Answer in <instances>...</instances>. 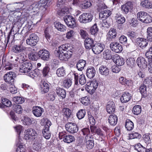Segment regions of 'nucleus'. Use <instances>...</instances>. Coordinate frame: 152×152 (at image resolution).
Listing matches in <instances>:
<instances>
[{"label":"nucleus","instance_id":"f257e3e1","mask_svg":"<svg viewBox=\"0 0 152 152\" xmlns=\"http://www.w3.org/2000/svg\"><path fill=\"white\" fill-rule=\"evenodd\" d=\"M57 51L59 59L61 60L66 61L71 57L73 50L70 44L67 43L59 46L58 50Z\"/></svg>","mask_w":152,"mask_h":152},{"label":"nucleus","instance_id":"f03ea898","mask_svg":"<svg viewBox=\"0 0 152 152\" xmlns=\"http://www.w3.org/2000/svg\"><path fill=\"white\" fill-rule=\"evenodd\" d=\"M137 16V19L143 23H149L152 22V18L145 12L141 11L138 12Z\"/></svg>","mask_w":152,"mask_h":152},{"label":"nucleus","instance_id":"7ed1b4c3","mask_svg":"<svg viewBox=\"0 0 152 152\" xmlns=\"http://www.w3.org/2000/svg\"><path fill=\"white\" fill-rule=\"evenodd\" d=\"M31 49H32L31 47H26L25 43L22 41L20 44L14 45L12 48L13 51L16 53L25 52L27 50Z\"/></svg>","mask_w":152,"mask_h":152},{"label":"nucleus","instance_id":"20e7f679","mask_svg":"<svg viewBox=\"0 0 152 152\" xmlns=\"http://www.w3.org/2000/svg\"><path fill=\"white\" fill-rule=\"evenodd\" d=\"M37 134V132L35 129L28 128L24 131V138L26 140H33L35 139Z\"/></svg>","mask_w":152,"mask_h":152},{"label":"nucleus","instance_id":"39448f33","mask_svg":"<svg viewBox=\"0 0 152 152\" xmlns=\"http://www.w3.org/2000/svg\"><path fill=\"white\" fill-rule=\"evenodd\" d=\"M39 38L37 34L34 33L31 34L26 40V44L33 47L35 46L38 41Z\"/></svg>","mask_w":152,"mask_h":152},{"label":"nucleus","instance_id":"423d86ee","mask_svg":"<svg viewBox=\"0 0 152 152\" xmlns=\"http://www.w3.org/2000/svg\"><path fill=\"white\" fill-rule=\"evenodd\" d=\"M65 127L66 131L71 134L76 133L78 130V127L75 123L68 122L66 124Z\"/></svg>","mask_w":152,"mask_h":152},{"label":"nucleus","instance_id":"0eeeda50","mask_svg":"<svg viewBox=\"0 0 152 152\" xmlns=\"http://www.w3.org/2000/svg\"><path fill=\"white\" fill-rule=\"evenodd\" d=\"M63 19L66 25L69 27L73 28L75 26V19L72 16L70 15H66L64 17Z\"/></svg>","mask_w":152,"mask_h":152},{"label":"nucleus","instance_id":"6e6552de","mask_svg":"<svg viewBox=\"0 0 152 152\" xmlns=\"http://www.w3.org/2000/svg\"><path fill=\"white\" fill-rule=\"evenodd\" d=\"M32 66L31 64L27 61L23 62L20 66L19 71L23 73L29 72L32 69Z\"/></svg>","mask_w":152,"mask_h":152},{"label":"nucleus","instance_id":"1a4fd4ad","mask_svg":"<svg viewBox=\"0 0 152 152\" xmlns=\"http://www.w3.org/2000/svg\"><path fill=\"white\" fill-rule=\"evenodd\" d=\"M92 15L90 13H83L79 17L80 21L83 23L89 22L92 20Z\"/></svg>","mask_w":152,"mask_h":152},{"label":"nucleus","instance_id":"9d476101","mask_svg":"<svg viewBox=\"0 0 152 152\" xmlns=\"http://www.w3.org/2000/svg\"><path fill=\"white\" fill-rule=\"evenodd\" d=\"M75 84L77 86L78 84V79L79 83L82 85H84L86 83V80L84 75H81L79 76L77 73L74 74Z\"/></svg>","mask_w":152,"mask_h":152},{"label":"nucleus","instance_id":"9b49d317","mask_svg":"<svg viewBox=\"0 0 152 152\" xmlns=\"http://www.w3.org/2000/svg\"><path fill=\"white\" fill-rule=\"evenodd\" d=\"M110 47L112 51L116 53H120L123 49L121 45L116 42H111L110 44Z\"/></svg>","mask_w":152,"mask_h":152},{"label":"nucleus","instance_id":"f8f14e48","mask_svg":"<svg viewBox=\"0 0 152 152\" xmlns=\"http://www.w3.org/2000/svg\"><path fill=\"white\" fill-rule=\"evenodd\" d=\"M15 75L16 74L14 72H10L4 75V80L6 82L12 84L14 82Z\"/></svg>","mask_w":152,"mask_h":152},{"label":"nucleus","instance_id":"ddd939ff","mask_svg":"<svg viewBox=\"0 0 152 152\" xmlns=\"http://www.w3.org/2000/svg\"><path fill=\"white\" fill-rule=\"evenodd\" d=\"M105 48L104 44L101 43H98L94 44L92 50L95 54H98L102 52Z\"/></svg>","mask_w":152,"mask_h":152},{"label":"nucleus","instance_id":"4468645a","mask_svg":"<svg viewBox=\"0 0 152 152\" xmlns=\"http://www.w3.org/2000/svg\"><path fill=\"white\" fill-rule=\"evenodd\" d=\"M49 52L45 49H42L39 51V56L44 61H48L50 57Z\"/></svg>","mask_w":152,"mask_h":152},{"label":"nucleus","instance_id":"2eb2a0df","mask_svg":"<svg viewBox=\"0 0 152 152\" xmlns=\"http://www.w3.org/2000/svg\"><path fill=\"white\" fill-rule=\"evenodd\" d=\"M42 137H36L34 140L33 144V149L38 151H40L42 145Z\"/></svg>","mask_w":152,"mask_h":152},{"label":"nucleus","instance_id":"dca6fc26","mask_svg":"<svg viewBox=\"0 0 152 152\" xmlns=\"http://www.w3.org/2000/svg\"><path fill=\"white\" fill-rule=\"evenodd\" d=\"M93 39L90 38H86L85 40L84 45L85 48L87 50H90L93 48L94 44Z\"/></svg>","mask_w":152,"mask_h":152},{"label":"nucleus","instance_id":"f3484780","mask_svg":"<svg viewBox=\"0 0 152 152\" xmlns=\"http://www.w3.org/2000/svg\"><path fill=\"white\" fill-rule=\"evenodd\" d=\"M31 48L32 49H28L30 50H31L28 54L29 59L32 61H37L39 58V52L38 53H37L36 52L37 50H36L34 47H31Z\"/></svg>","mask_w":152,"mask_h":152},{"label":"nucleus","instance_id":"a211bd4d","mask_svg":"<svg viewBox=\"0 0 152 152\" xmlns=\"http://www.w3.org/2000/svg\"><path fill=\"white\" fill-rule=\"evenodd\" d=\"M148 41L143 38H138L136 39V43L141 48L144 49L147 46Z\"/></svg>","mask_w":152,"mask_h":152},{"label":"nucleus","instance_id":"6ab92c4d","mask_svg":"<svg viewBox=\"0 0 152 152\" xmlns=\"http://www.w3.org/2000/svg\"><path fill=\"white\" fill-rule=\"evenodd\" d=\"M136 63L138 66L141 68L145 69L147 67V62L145 59L143 57H140L138 58L136 60Z\"/></svg>","mask_w":152,"mask_h":152},{"label":"nucleus","instance_id":"aec40b11","mask_svg":"<svg viewBox=\"0 0 152 152\" xmlns=\"http://www.w3.org/2000/svg\"><path fill=\"white\" fill-rule=\"evenodd\" d=\"M44 112V109L39 106L34 107L33 108V113L36 117H40Z\"/></svg>","mask_w":152,"mask_h":152},{"label":"nucleus","instance_id":"412c9836","mask_svg":"<svg viewBox=\"0 0 152 152\" xmlns=\"http://www.w3.org/2000/svg\"><path fill=\"white\" fill-rule=\"evenodd\" d=\"M132 3L131 1H128L125 4L122 5L121 10L124 13L127 14L129 10L132 9Z\"/></svg>","mask_w":152,"mask_h":152},{"label":"nucleus","instance_id":"4be33fe9","mask_svg":"<svg viewBox=\"0 0 152 152\" xmlns=\"http://www.w3.org/2000/svg\"><path fill=\"white\" fill-rule=\"evenodd\" d=\"M132 97L131 94L128 92H124L120 97L121 102L123 103H126L130 101Z\"/></svg>","mask_w":152,"mask_h":152},{"label":"nucleus","instance_id":"5701e85b","mask_svg":"<svg viewBox=\"0 0 152 152\" xmlns=\"http://www.w3.org/2000/svg\"><path fill=\"white\" fill-rule=\"evenodd\" d=\"M113 61L118 66L123 65L125 63L124 58L117 54L114 56Z\"/></svg>","mask_w":152,"mask_h":152},{"label":"nucleus","instance_id":"b1692460","mask_svg":"<svg viewBox=\"0 0 152 152\" xmlns=\"http://www.w3.org/2000/svg\"><path fill=\"white\" fill-rule=\"evenodd\" d=\"M96 74V71L94 67L90 66L88 67L86 70V75L89 78H93Z\"/></svg>","mask_w":152,"mask_h":152},{"label":"nucleus","instance_id":"393cba45","mask_svg":"<svg viewBox=\"0 0 152 152\" xmlns=\"http://www.w3.org/2000/svg\"><path fill=\"white\" fill-rule=\"evenodd\" d=\"M106 110L109 114L114 112L115 110V106L114 102L113 101L108 102L106 106Z\"/></svg>","mask_w":152,"mask_h":152},{"label":"nucleus","instance_id":"a878e982","mask_svg":"<svg viewBox=\"0 0 152 152\" xmlns=\"http://www.w3.org/2000/svg\"><path fill=\"white\" fill-rule=\"evenodd\" d=\"M54 26L56 29L60 31L64 32L67 29L65 25L59 22H54Z\"/></svg>","mask_w":152,"mask_h":152},{"label":"nucleus","instance_id":"bb28decb","mask_svg":"<svg viewBox=\"0 0 152 152\" xmlns=\"http://www.w3.org/2000/svg\"><path fill=\"white\" fill-rule=\"evenodd\" d=\"M50 1L49 0H44L39 2V6L40 9H42L44 11L46 10L47 8L50 5Z\"/></svg>","mask_w":152,"mask_h":152},{"label":"nucleus","instance_id":"cd10ccee","mask_svg":"<svg viewBox=\"0 0 152 152\" xmlns=\"http://www.w3.org/2000/svg\"><path fill=\"white\" fill-rule=\"evenodd\" d=\"M118 118L115 114H112L109 117L108 121L109 124L112 126L115 125L118 122Z\"/></svg>","mask_w":152,"mask_h":152},{"label":"nucleus","instance_id":"c85d7f7f","mask_svg":"<svg viewBox=\"0 0 152 152\" xmlns=\"http://www.w3.org/2000/svg\"><path fill=\"white\" fill-rule=\"evenodd\" d=\"M141 6L146 9L152 8V2L149 0H144L140 2Z\"/></svg>","mask_w":152,"mask_h":152},{"label":"nucleus","instance_id":"c756f323","mask_svg":"<svg viewBox=\"0 0 152 152\" xmlns=\"http://www.w3.org/2000/svg\"><path fill=\"white\" fill-rule=\"evenodd\" d=\"M85 142L86 143V147L88 149H92L94 146L92 137L88 138V139H85Z\"/></svg>","mask_w":152,"mask_h":152},{"label":"nucleus","instance_id":"7c9ffc66","mask_svg":"<svg viewBox=\"0 0 152 152\" xmlns=\"http://www.w3.org/2000/svg\"><path fill=\"white\" fill-rule=\"evenodd\" d=\"M63 141L68 143H70L75 140L74 137L72 135L69 134L66 135L63 137Z\"/></svg>","mask_w":152,"mask_h":152},{"label":"nucleus","instance_id":"2f4dec72","mask_svg":"<svg viewBox=\"0 0 152 152\" xmlns=\"http://www.w3.org/2000/svg\"><path fill=\"white\" fill-rule=\"evenodd\" d=\"M57 94L59 96L62 97V99L65 98L66 95L65 90L60 88L57 87L56 89Z\"/></svg>","mask_w":152,"mask_h":152},{"label":"nucleus","instance_id":"473e14b6","mask_svg":"<svg viewBox=\"0 0 152 152\" xmlns=\"http://www.w3.org/2000/svg\"><path fill=\"white\" fill-rule=\"evenodd\" d=\"M99 72L102 75L106 76L109 74V69L106 66H102L99 68Z\"/></svg>","mask_w":152,"mask_h":152},{"label":"nucleus","instance_id":"72a5a7b5","mask_svg":"<svg viewBox=\"0 0 152 152\" xmlns=\"http://www.w3.org/2000/svg\"><path fill=\"white\" fill-rule=\"evenodd\" d=\"M86 64V61L83 60H80L77 64V67L78 70L82 71L84 69Z\"/></svg>","mask_w":152,"mask_h":152},{"label":"nucleus","instance_id":"f704fd0d","mask_svg":"<svg viewBox=\"0 0 152 152\" xmlns=\"http://www.w3.org/2000/svg\"><path fill=\"white\" fill-rule=\"evenodd\" d=\"M115 18L116 22L119 24L123 23L125 21L124 17L120 14H116Z\"/></svg>","mask_w":152,"mask_h":152},{"label":"nucleus","instance_id":"c9c22d12","mask_svg":"<svg viewBox=\"0 0 152 152\" xmlns=\"http://www.w3.org/2000/svg\"><path fill=\"white\" fill-rule=\"evenodd\" d=\"M117 33L115 29L111 28L109 30L108 34V37L109 38L112 39L115 38L116 36Z\"/></svg>","mask_w":152,"mask_h":152},{"label":"nucleus","instance_id":"e433bc0d","mask_svg":"<svg viewBox=\"0 0 152 152\" xmlns=\"http://www.w3.org/2000/svg\"><path fill=\"white\" fill-rule=\"evenodd\" d=\"M56 74L58 77L64 76L66 74V71L64 68L62 66L58 68L56 71Z\"/></svg>","mask_w":152,"mask_h":152},{"label":"nucleus","instance_id":"4c0bfd02","mask_svg":"<svg viewBox=\"0 0 152 152\" xmlns=\"http://www.w3.org/2000/svg\"><path fill=\"white\" fill-rule=\"evenodd\" d=\"M91 132L95 133L101 137H104V132H102L99 129H97L94 127H92L91 128Z\"/></svg>","mask_w":152,"mask_h":152},{"label":"nucleus","instance_id":"58836bf2","mask_svg":"<svg viewBox=\"0 0 152 152\" xmlns=\"http://www.w3.org/2000/svg\"><path fill=\"white\" fill-rule=\"evenodd\" d=\"M125 127L127 130L131 131L134 128V124L130 120H127L125 123Z\"/></svg>","mask_w":152,"mask_h":152},{"label":"nucleus","instance_id":"ea45409f","mask_svg":"<svg viewBox=\"0 0 152 152\" xmlns=\"http://www.w3.org/2000/svg\"><path fill=\"white\" fill-rule=\"evenodd\" d=\"M33 119H31L28 117L24 116L21 119V121L25 125H30L31 124Z\"/></svg>","mask_w":152,"mask_h":152},{"label":"nucleus","instance_id":"a19ab883","mask_svg":"<svg viewBox=\"0 0 152 152\" xmlns=\"http://www.w3.org/2000/svg\"><path fill=\"white\" fill-rule=\"evenodd\" d=\"M49 89V86L45 82L43 83L41 87V92L42 94H45L48 92Z\"/></svg>","mask_w":152,"mask_h":152},{"label":"nucleus","instance_id":"79ce46f5","mask_svg":"<svg viewBox=\"0 0 152 152\" xmlns=\"http://www.w3.org/2000/svg\"><path fill=\"white\" fill-rule=\"evenodd\" d=\"M69 8L66 7L61 9L58 11V14L60 16H63L69 13Z\"/></svg>","mask_w":152,"mask_h":152},{"label":"nucleus","instance_id":"37998d69","mask_svg":"<svg viewBox=\"0 0 152 152\" xmlns=\"http://www.w3.org/2000/svg\"><path fill=\"white\" fill-rule=\"evenodd\" d=\"M134 148V149L138 152H145V148L140 143L135 145Z\"/></svg>","mask_w":152,"mask_h":152},{"label":"nucleus","instance_id":"c03bdc74","mask_svg":"<svg viewBox=\"0 0 152 152\" xmlns=\"http://www.w3.org/2000/svg\"><path fill=\"white\" fill-rule=\"evenodd\" d=\"M134 148V149L138 152H145V148L140 143L135 145Z\"/></svg>","mask_w":152,"mask_h":152},{"label":"nucleus","instance_id":"a18cd8bd","mask_svg":"<svg viewBox=\"0 0 152 152\" xmlns=\"http://www.w3.org/2000/svg\"><path fill=\"white\" fill-rule=\"evenodd\" d=\"M127 64L129 67H132L135 65V60L133 58H128L126 61Z\"/></svg>","mask_w":152,"mask_h":152},{"label":"nucleus","instance_id":"49530a36","mask_svg":"<svg viewBox=\"0 0 152 152\" xmlns=\"http://www.w3.org/2000/svg\"><path fill=\"white\" fill-rule=\"evenodd\" d=\"M86 114V111L85 110L80 109L77 113L76 116L77 118L80 120L83 119L85 116Z\"/></svg>","mask_w":152,"mask_h":152},{"label":"nucleus","instance_id":"de8ad7c7","mask_svg":"<svg viewBox=\"0 0 152 152\" xmlns=\"http://www.w3.org/2000/svg\"><path fill=\"white\" fill-rule=\"evenodd\" d=\"M133 113L135 115L139 114L141 112V107L140 105H136L132 109Z\"/></svg>","mask_w":152,"mask_h":152},{"label":"nucleus","instance_id":"09e8293b","mask_svg":"<svg viewBox=\"0 0 152 152\" xmlns=\"http://www.w3.org/2000/svg\"><path fill=\"white\" fill-rule=\"evenodd\" d=\"M111 11L108 10H105L103 12H101L100 14V16H102L101 17L104 18H108L111 15Z\"/></svg>","mask_w":152,"mask_h":152},{"label":"nucleus","instance_id":"8fccbe9b","mask_svg":"<svg viewBox=\"0 0 152 152\" xmlns=\"http://www.w3.org/2000/svg\"><path fill=\"white\" fill-rule=\"evenodd\" d=\"M72 84V80L69 79H66L64 80L63 86L64 88H68L71 86Z\"/></svg>","mask_w":152,"mask_h":152},{"label":"nucleus","instance_id":"3c124183","mask_svg":"<svg viewBox=\"0 0 152 152\" xmlns=\"http://www.w3.org/2000/svg\"><path fill=\"white\" fill-rule=\"evenodd\" d=\"M143 83L147 85L148 87L152 85V76L150 75L145 77L143 81Z\"/></svg>","mask_w":152,"mask_h":152},{"label":"nucleus","instance_id":"603ef678","mask_svg":"<svg viewBox=\"0 0 152 152\" xmlns=\"http://www.w3.org/2000/svg\"><path fill=\"white\" fill-rule=\"evenodd\" d=\"M82 132L84 135H86L85 137V139H88V138L92 137L90 134V131L89 128H86L82 129Z\"/></svg>","mask_w":152,"mask_h":152},{"label":"nucleus","instance_id":"864d4df0","mask_svg":"<svg viewBox=\"0 0 152 152\" xmlns=\"http://www.w3.org/2000/svg\"><path fill=\"white\" fill-rule=\"evenodd\" d=\"M18 148L16 149V152H25V146L23 145L22 143L18 142L17 144Z\"/></svg>","mask_w":152,"mask_h":152},{"label":"nucleus","instance_id":"5fc2aeb1","mask_svg":"<svg viewBox=\"0 0 152 152\" xmlns=\"http://www.w3.org/2000/svg\"><path fill=\"white\" fill-rule=\"evenodd\" d=\"M98 28L96 23H95L92 26L90 29V32L91 34L95 36L97 34Z\"/></svg>","mask_w":152,"mask_h":152},{"label":"nucleus","instance_id":"6e6d98bb","mask_svg":"<svg viewBox=\"0 0 152 152\" xmlns=\"http://www.w3.org/2000/svg\"><path fill=\"white\" fill-rule=\"evenodd\" d=\"M147 38L150 42H152V27L148 28L147 30Z\"/></svg>","mask_w":152,"mask_h":152},{"label":"nucleus","instance_id":"4d7b16f0","mask_svg":"<svg viewBox=\"0 0 152 152\" xmlns=\"http://www.w3.org/2000/svg\"><path fill=\"white\" fill-rule=\"evenodd\" d=\"M13 101L16 104H22L24 102L23 98L20 96H15L13 98Z\"/></svg>","mask_w":152,"mask_h":152},{"label":"nucleus","instance_id":"13d9d810","mask_svg":"<svg viewBox=\"0 0 152 152\" xmlns=\"http://www.w3.org/2000/svg\"><path fill=\"white\" fill-rule=\"evenodd\" d=\"M81 103L85 105H87L90 103V98L88 96H86L81 98Z\"/></svg>","mask_w":152,"mask_h":152},{"label":"nucleus","instance_id":"bf43d9fd","mask_svg":"<svg viewBox=\"0 0 152 152\" xmlns=\"http://www.w3.org/2000/svg\"><path fill=\"white\" fill-rule=\"evenodd\" d=\"M103 56L107 60L111 59L112 58L111 51L108 49L105 50L103 52Z\"/></svg>","mask_w":152,"mask_h":152},{"label":"nucleus","instance_id":"052dcab7","mask_svg":"<svg viewBox=\"0 0 152 152\" xmlns=\"http://www.w3.org/2000/svg\"><path fill=\"white\" fill-rule=\"evenodd\" d=\"M88 84V83H87L86 85V89L89 93L92 94L94 93L96 89L91 86L89 83Z\"/></svg>","mask_w":152,"mask_h":152},{"label":"nucleus","instance_id":"680f3d73","mask_svg":"<svg viewBox=\"0 0 152 152\" xmlns=\"http://www.w3.org/2000/svg\"><path fill=\"white\" fill-rule=\"evenodd\" d=\"M14 110L18 114H21L22 112L23 109L21 106L18 104H15L13 106Z\"/></svg>","mask_w":152,"mask_h":152},{"label":"nucleus","instance_id":"e2e57ef3","mask_svg":"<svg viewBox=\"0 0 152 152\" xmlns=\"http://www.w3.org/2000/svg\"><path fill=\"white\" fill-rule=\"evenodd\" d=\"M50 69L49 67L47 66H46L43 68L42 71L43 77H48Z\"/></svg>","mask_w":152,"mask_h":152},{"label":"nucleus","instance_id":"0e129e2a","mask_svg":"<svg viewBox=\"0 0 152 152\" xmlns=\"http://www.w3.org/2000/svg\"><path fill=\"white\" fill-rule=\"evenodd\" d=\"M46 124L44 126L42 131H44L45 132H49V127L51 126V123L49 120H47L45 121Z\"/></svg>","mask_w":152,"mask_h":152},{"label":"nucleus","instance_id":"69168bd1","mask_svg":"<svg viewBox=\"0 0 152 152\" xmlns=\"http://www.w3.org/2000/svg\"><path fill=\"white\" fill-rule=\"evenodd\" d=\"M91 5V3L88 1H87L85 2H83L81 3L80 7L82 9H87L90 7Z\"/></svg>","mask_w":152,"mask_h":152},{"label":"nucleus","instance_id":"338daca9","mask_svg":"<svg viewBox=\"0 0 152 152\" xmlns=\"http://www.w3.org/2000/svg\"><path fill=\"white\" fill-rule=\"evenodd\" d=\"M141 137V135L137 132H133L129 134V138L130 139L140 138Z\"/></svg>","mask_w":152,"mask_h":152},{"label":"nucleus","instance_id":"774afa93","mask_svg":"<svg viewBox=\"0 0 152 152\" xmlns=\"http://www.w3.org/2000/svg\"><path fill=\"white\" fill-rule=\"evenodd\" d=\"M63 111L64 116H66L67 118L71 115V110L68 108L64 109Z\"/></svg>","mask_w":152,"mask_h":152}]
</instances>
